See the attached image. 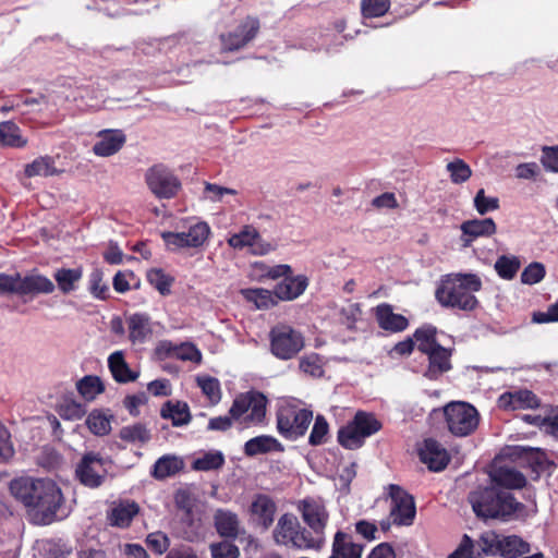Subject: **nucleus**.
Wrapping results in <instances>:
<instances>
[{
	"mask_svg": "<svg viewBox=\"0 0 558 558\" xmlns=\"http://www.w3.org/2000/svg\"><path fill=\"white\" fill-rule=\"evenodd\" d=\"M175 356L182 361H190L194 363H201L202 353L192 343H183L175 349Z\"/></svg>",
	"mask_w": 558,
	"mask_h": 558,
	"instance_id": "nucleus-61",
	"label": "nucleus"
},
{
	"mask_svg": "<svg viewBox=\"0 0 558 558\" xmlns=\"http://www.w3.org/2000/svg\"><path fill=\"white\" fill-rule=\"evenodd\" d=\"M225 463L223 454L220 451L207 452L193 462V469L198 471L217 470Z\"/></svg>",
	"mask_w": 558,
	"mask_h": 558,
	"instance_id": "nucleus-50",
	"label": "nucleus"
},
{
	"mask_svg": "<svg viewBox=\"0 0 558 558\" xmlns=\"http://www.w3.org/2000/svg\"><path fill=\"white\" fill-rule=\"evenodd\" d=\"M338 440L340 445L343 446L344 448L354 450L362 447V445L365 441V438L361 435V433L353 425V423L349 422L345 426L339 429Z\"/></svg>",
	"mask_w": 558,
	"mask_h": 558,
	"instance_id": "nucleus-41",
	"label": "nucleus"
},
{
	"mask_svg": "<svg viewBox=\"0 0 558 558\" xmlns=\"http://www.w3.org/2000/svg\"><path fill=\"white\" fill-rule=\"evenodd\" d=\"M541 162L547 171L558 173V145L544 146Z\"/></svg>",
	"mask_w": 558,
	"mask_h": 558,
	"instance_id": "nucleus-59",
	"label": "nucleus"
},
{
	"mask_svg": "<svg viewBox=\"0 0 558 558\" xmlns=\"http://www.w3.org/2000/svg\"><path fill=\"white\" fill-rule=\"evenodd\" d=\"M110 418L111 416L101 411H93L87 416L86 424L93 434L104 436L111 430Z\"/></svg>",
	"mask_w": 558,
	"mask_h": 558,
	"instance_id": "nucleus-45",
	"label": "nucleus"
},
{
	"mask_svg": "<svg viewBox=\"0 0 558 558\" xmlns=\"http://www.w3.org/2000/svg\"><path fill=\"white\" fill-rule=\"evenodd\" d=\"M304 347V338L298 330L287 325H279L270 331L271 353L280 360H290Z\"/></svg>",
	"mask_w": 558,
	"mask_h": 558,
	"instance_id": "nucleus-11",
	"label": "nucleus"
},
{
	"mask_svg": "<svg viewBox=\"0 0 558 558\" xmlns=\"http://www.w3.org/2000/svg\"><path fill=\"white\" fill-rule=\"evenodd\" d=\"M282 445L272 436L260 435L248 439L244 445V453L247 457H255L272 451H282Z\"/></svg>",
	"mask_w": 558,
	"mask_h": 558,
	"instance_id": "nucleus-30",
	"label": "nucleus"
},
{
	"mask_svg": "<svg viewBox=\"0 0 558 558\" xmlns=\"http://www.w3.org/2000/svg\"><path fill=\"white\" fill-rule=\"evenodd\" d=\"M205 193L207 198H209L213 202H218L222 199L223 195H235L236 191L214 183H206Z\"/></svg>",
	"mask_w": 558,
	"mask_h": 558,
	"instance_id": "nucleus-63",
	"label": "nucleus"
},
{
	"mask_svg": "<svg viewBox=\"0 0 558 558\" xmlns=\"http://www.w3.org/2000/svg\"><path fill=\"white\" fill-rule=\"evenodd\" d=\"M89 291L97 299H107L109 287L104 282V274L100 269H94L89 275Z\"/></svg>",
	"mask_w": 558,
	"mask_h": 558,
	"instance_id": "nucleus-53",
	"label": "nucleus"
},
{
	"mask_svg": "<svg viewBox=\"0 0 558 558\" xmlns=\"http://www.w3.org/2000/svg\"><path fill=\"white\" fill-rule=\"evenodd\" d=\"M499 407L507 410L535 408L538 405L537 397L530 390H519L500 396Z\"/></svg>",
	"mask_w": 558,
	"mask_h": 558,
	"instance_id": "nucleus-29",
	"label": "nucleus"
},
{
	"mask_svg": "<svg viewBox=\"0 0 558 558\" xmlns=\"http://www.w3.org/2000/svg\"><path fill=\"white\" fill-rule=\"evenodd\" d=\"M267 398L258 391L239 395L229 410L234 422L243 425H258L266 415Z\"/></svg>",
	"mask_w": 558,
	"mask_h": 558,
	"instance_id": "nucleus-8",
	"label": "nucleus"
},
{
	"mask_svg": "<svg viewBox=\"0 0 558 558\" xmlns=\"http://www.w3.org/2000/svg\"><path fill=\"white\" fill-rule=\"evenodd\" d=\"M209 548L213 558H238L240 555L238 546L226 541L213 543Z\"/></svg>",
	"mask_w": 558,
	"mask_h": 558,
	"instance_id": "nucleus-57",
	"label": "nucleus"
},
{
	"mask_svg": "<svg viewBox=\"0 0 558 558\" xmlns=\"http://www.w3.org/2000/svg\"><path fill=\"white\" fill-rule=\"evenodd\" d=\"M27 138L23 136L19 125L12 121L0 122V146L23 148Z\"/></svg>",
	"mask_w": 558,
	"mask_h": 558,
	"instance_id": "nucleus-34",
	"label": "nucleus"
},
{
	"mask_svg": "<svg viewBox=\"0 0 558 558\" xmlns=\"http://www.w3.org/2000/svg\"><path fill=\"white\" fill-rule=\"evenodd\" d=\"M296 509L307 526V532L322 549L326 544V527L329 522L325 501L322 498L306 497L298 502Z\"/></svg>",
	"mask_w": 558,
	"mask_h": 558,
	"instance_id": "nucleus-7",
	"label": "nucleus"
},
{
	"mask_svg": "<svg viewBox=\"0 0 558 558\" xmlns=\"http://www.w3.org/2000/svg\"><path fill=\"white\" fill-rule=\"evenodd\" d=\"M428 357V366L424 372V376L430 380L438 379L444 373L451 369L452 350L442 345H438L426 353Z\"/></svg>",
	"mask_w": 558,
	"mask_h": 558,
	"instance_id": "nucleus-23",
	"label": "nucleus"
},
{
	"mask_svg": "<svg viewBox=\"0 0 558 558\" xmlns=\"http://www.w3.org/2000/svg\"><path fill=\"white\" fill-rule=\"evenodd\" d=\"M312 420L313 412L300 401L283 400L277 412V428L284 438L295 440L306 433Z\"/></svg>",
	"mask_w": 558,
	"mask_h": 558,
	"instance_id": "nucleus-6",
	"label": "nucleus"
},
{
	"mask_svg": "<svg viewBox=\"0 0 558 558\" xmlns=\"http://www.w3.org/2000/svg\"><path fill=\"white\" fill-rule=\"evenodd\" d=\"M363 549L364 545L355 542L350 532L338 530L332 537L328 558H362Z\"/></svg>",
	"mask_w": 558,
	"mask_h": 558,
	"instance_id": "nucleus-19",
	"label": "nucleus"
},
{
	"mask_svg": "<svg viewBox=\"0 0 558 558\" xmlns=\"http://www.w3.org/2000/svg\"><path fill=\"white\" fill-rule=\"evenodd\" d=\"M545 267L543 264L534 262L524 268L521 274V282L524 284H535L545 277Z\"/></svg>",
	"mask_w": 558,
	"mask_h": 558,
	"instance_id": "nucleus-55",
	"label": "nucleus"
},
{
	"mask_svg": "<svg viewBox=\"0 0 558 558\" xmlns=\"http://www.w3.org/2000/svg\"><path fill=\"white\" fill-rule=\"evenodd\" d=\"M341 314L343 317V323L348 328L352 329L355 323L361 318L362 310L360 304L351 303L342 308Z\"/></svg>",
	"mask_w": 558,
	"mask_h": 558,
	"instance_id": "nucleus-62",
	"label": "nucleus"
},
{
	"mask_svg": "<svg viewBox=\"0 0 558 558\" xmlns=\"http://www.w3.org/2000/svg\"><path fill=\"white\" fill-rule=\"evenodd\" d=\"M108 367L112 377L118 383L134 381L138 377V373L133 372L124 360L122 351H116L108 357Z\"/></svg>",
	"mask_w": 558,
	"mask_h": 558,
	"instance_id": "nucleus-31",
	"label": "nucleus"
},
{
	"mask_svg": "<svg viewBox=\"0 0 558 558\" xmlns=\"http://www.w3.org/2000/svg\"><path fill=\"white\" fill-rule=\"evenodd\" d=\"M362 13L364 17H378L384 15L390 5L389 0H362Z\"/></svg>",
	"mask_w": 558,
	"mask_h": 558,
	"instance_id": "nucleus-54",
	"label": "nucleus"
},
{
	"mask_svg": "<svg viewBox=\"0 0 558 558\" xmlns=\"http://www.w3.org/2000/svg\"><path fill=\"white\" fill-rule=\"evenodd\" d=\"M376 320L378 326L390 332H400L407 329L409 320L401 314L393 313L392 306L383 303L375 310Z\"/></svg>",
	"mask_w": 558,
	"mask_h": 558,
	"instance_id": "nucleus-25",
	"label": "nucleus"
},
{
	"mask_svg": "<svg viewBox=\"0 0 558 558\" xmlns=\"http://www.w3.org/2000/svg\"><path fill=\"white\" fill-rule=\"evenodd\" d=\"M80 395L87 401L94 400L105 389L101 379L97 376H85L76 384Z\"/></svg>",
	"mask_w": 558,
	"mask_h": 558,
	"instance_id": "nucleus-43",
	"label": "nucleus"
},
{
	"mask_svg": "<svg viewBox=\"0 0 558 558\" xmlns=\"http://www.w3.org/2000/svg\"><path fill=\"white\" fill-rule=\"evenodd\" d=\"M501 534L495 531L483 532L474 543L464 535L460 546L448 558H483V555H499Z\"/></svg>",
	"mask_w": 558,
	"mask_h": 558,
	"instance_id": "nucleus-12",
	"label": "nucleus"
},
{
	"mask_svg": "<svg viewBox=\"0 0 558 558\" xmlns=\"http://www.w3.org/2000/svg\"><path fill=\"white\" fill-rule=\"evenodd\" d=\"M147 546L158 555L167 551L170 545L168 536L162 532L150 533L146 537Z\"/></svg>",
	"mask_w": 558,
	"mask_h": 558,
	"instance_id": "nucleus-60",
	"label": "nucleus"
},
{
	"mask_svg": "<svg viewBox=\"0 0 558 558\" xmlns=\"http://www.w3.org/2000/svg\"><path fill=\"white\" fill-rule=\"evenodd\" d=\"M59 414L65 420H80L84 416L85 409L73 400H64L59 407Z\"/></svg>",
	"mask_w": 558,
	"mask_h": 558,
	"instance_id": "nucleus-58",
	"label": "nucleus"
},
{
	"mask_svg": "<svg viewBox=\"0 0 558 558\" xmlns=\"http://www.w3.org/2000/svg\"><path fill=\"white\" fill-rule=\"evenodd\" d=\"M197 385L211 404H217L220 401L221 389L218 379L209 376L198 377Z\"/></svg>",
	"mask_w": 558,
	"mask_h": 558,
	"instance_id": "nucleus-49",
	"label": "nucleus"
},
{
	"mask_svg": "<svg viewBox=\"0 0 558 558\" xmlns=\"http://www.w3.org/2000/svg\"><path fill=\"white\" fill-rule=\"evenodd\" d=\"M473 203L476 211L481 216L495 211L499 208V199L497 197L486 196L484 189H480L476 192Z\"/></svg>",
	"mask_w": 558,
	"mask_h": 558,
	"instance_id": "nucleus-52",
	"label": "nucleus"
},
{
	"mask_svg": "<svg viewBox=\"0 0 558 558\" xmlns=\"http://www.w3.org/2000/svg\"><path fill=\"white\" fill-rule=\"evenodd\" d=\"M161 416L170 418L174 426L186 425L191 421L189 405L179 401L175 403L168 401L161 409Z\"/></svg>",
	"mask_w": 558,
	"mask_h": 558,
	"instance_id": "nucleus-38",
	"label": "nucleus"
},
{
	"mask_svg": "<svg viewBox=\"0 0 558 558\" xmlns=\"http://www.w3.org/2000/svg\"><path fill=\"white\" fill-rule=\"evenodd\" d=\"M182 468L183 461L180 458L166 454L155 462L151 475L157 480H165L177 474Z\"/></svg>",
	"mask_w": 558,
	"mask_h": 558,
	"instance_id": "nucleus-36",
	"label": "nucleus"
},
{
	"mask_svg": "<svg viewBox=\"0 0 558 558\" xmlns=\"http://www.w3.org/2000/svg\"><path fill=\"white\" fill-rule=\"evenodd\" d=\"M437 329L432 325H423L417 328L413 335L415 340L414 343L417 344V349L426 354L432 351L436 347L440 345L436 340Z\"/></svg>",
	"mask_w": 558,
	"mask_h": 558,
	"instance_id": "nucleus-39",
	"label": "nucleus"
},
{
	"mask_svg": "<svg viewBox=\"0 0 558 558\" xmlns=\"http://www.w3.org/2000/svg\"><path fill=\"white\" fill-rule=\"evenodd\" d=\"M258 29L259 23L256 19H245L234 32L221 36L223 49L229 51L241 49L256 36Z\"/></svg>",
	"mask_w": 558,
	"mask_h": 558,
	"instance_id": "nucleus-18",
	"label": "nucleus"
},
{
	"mask_svg": "<svg viewBox=\"0 0 558 558\" xmlns=\"http://www.w3.org/2000/svg\"><path fill=\"white\" fill-rule=\"evenodd\" d=\"M272 538L277 545L299 550H320L314 538L302 526L298 518L290 512L281 514L272 530Z\"/></svg>",
	"mask_w": 558,
	"mask_h": 558,
	"instance_id": "nucleus-5",
	"label": "nucleus"
},
{
	"mask_svg": "<svg viewBox=\"0 0 558 558\" xmlns=\"http://www.w3.org/2000/svg\"><path fill=\"white\" fill-rule=\"evenodd\" d=\"M308 280L303 275H288L282 281L276 284L274 293L277 299L292 301L299 298L306 290Z\"/></svg>",
	"mask_w": 558,
	"mask_h": 558,
	"instance_id": "nucleus-26",
	"label": "nucleus"
},
{
	"mask_svg": "<svg viewBox=\"0 0 558 558\" xmlns=\"http://www.w3.org/2000/svg\"><path fill=\"white\" fill-rule=\"evenodd\" d=\"M107 460L100 454L88 452L83 456L77 464L75 474L78 481L86 487L97 488L102 485L107 476Z\"/></svg>",
	"mask_w": 558,
	"mask_h": 558,
	"instance_id": "nucleus-16",
	"label": "nucleus"
},
{
	"mask_svg": "<svg viewBox=\"0 0 558 558\" xmlns=\"http://www.w3.org/2000/svg\"><path fill=\"white\" fill-rule=\"evenodd\" d=\"M98 141L93 146V153L99 157H109L118 153L126 137L121 130H102L97 134Z\"/></svg>",
	"mask_w": 558,
	"mask_h": 558,
	"instance_id": "nucleus-22",
	"label": "nucleus"
},
{
	"mask_svg": "<svg viewBox=\"0 0 558 558\" xmlns=\"http://www.w3.org/2000/svg\"><path fill=\"white\" fill-rule=\"evenodd\" d=\"M520 260L515 256L502 255L495 263V270L498 276L506 280H511L520 269Z\"/></svg>",
	"mask_w": 558,
	"mask_h": 558,
	"instance_id": "nucleus-46",
	"label": "nucleus"
},
{
	"mask_svg": "<svg viewBox=\"0 0 558 558\" xmlns=\"http://www.w3.org/2000/svg\"><path fill=\"white\" fill-rule=\"evenodd\" d=\"M129 339L132 343H144L150 337L153 330L150 318L146 314L135 313L128 317Z\"/></svg>",
	"mask_w": 558,
	"mask_h": 558,
	"instance_id": "nucleus-28",
	"label": "nucleus"
},
{
	"mask_svg": "<svg viewBox=\"0 0 558 558\" xmlns=\"http://www.w3.org/2000/svg\"><path fill=\"white\" fill-rule=\"evenodd\" d=\"M147 280L151 286H154L162 295H166L170 292V287L173 282V279L165 274L163 270L154 268L147 272Z\"/></svg>",
	"mask_w": 558,
	"mask_h": 558,
	"instance_id": "nucleus-51",
	"label": "nucleus"
},
{
	"mask_svg": "<svg viewBox=\"0 0 558 558\" xmlns=\"http://www.w3.org/2000/svg\"><path fill=\"white\" fill-rule=\"evenodd\" d=\"M119 435L122 440L133 444H145L149 441L151 437L149 429L142 423L122 427Z\"/></svg>",
	"mask_w": 558,
	"mask_h": 558,
	"instance_id": "nucleus-44",
	"label": "nucleus"
},
{
	"mask_svg": "<svg viewBox=\"0 0 558 558\" xmlns=\"http://www.w3.org/2000/svg\"><path fill=\"white\" fill-rule=\"evenodd\" d=\"M138 512L140 506L133 500L114 501L107 511V521L111 526L126 529Z\"/></svg>",
	"mask_w": 558,
	"mask_h": 558,
	"instance_id": "nucleus-20",
	"label": "nucleus"
},
{
	"mask_svg": "<svg viewBox=\"0 0 558 558\" xmlns=\"http://www.w3.org/2000/svg\"><path fill=\"white\" fill-rule=\"evenodd\" d=\"M299 367L304 374L312 377H322L324 374V364L317 353L306 354L301 357Z\"/></svg>",
	"mask_w": 558,
	"mask_h": 558,
	"instance_id": "nucleus-48",
	"label": "nucleus"
},
{
	"mask_svg": "<svg viewBox=\"0 0 558 558\" xmlns=\"http://www.w3.org/2000/svg\"><path fill=\"white\" fill-rule=\"evenodd\" d=\"M278 506L276 500L263 493L255 494L247 508L248 523L257 531H269L276 521Z\"/></svg>",
	"mask_w": 558,
	"mask_h": 558,
	"instance_id": "nucleus-13",
	"label": "nucleus"
},
{
	"mask_svg": "<svg viewBox=\"0 0 558 558\" xmlns=\"http://www.w3.org/2000/svg\"><path fill=\"white\" fill-rule=\"evenodd\" d=\"M214 524L217 533L225 538H236L240 521L238 514L226 509H218L214 514Z\"/></svg>",
	"mask_w": 558,
	"mask_h": 558,
	"instance_id": "nucleus-27",
	"label": "nucleus"
},
{
	"mask_svg": "<svg viewBox=\"0 0 558 558\" xmlns=\"http://www.w3.org/2000/svg\"><path fill=\"white\" fill-rule=\"evenodd\" d=\"M227 242L234 250L248 248L254 255H266L275 250V246L265 241L257 229L251 225L244 226L238 233L232 234Z\"/></svg>",
	"mask_w": 558,
	"mask_h": 558,
	"instance_id": "nucleus-17",
	"label": "nucleus"
},
{
	"mask_svg": "<svg viewBox=\"0 0 558 558\" xmlns=\"http://www.w3.org/2000/svg\"><path fill=\"white\" fill-rule=\"evenodd\" d=\"M481 289V278L475 274L448 275L441 279L435 296L445 307L472 311L478 303L474 293Z\"/></svg>",
	"mask_w": 558,
	"mask_h": 558,
	"instance_id": "nucleus-2",
	"label": "nucleus"
},
{
	"mask_svg": "<svg viewBox=\"0 0 558 558\" xmlns=\"http://www.w3.org/2000/svg\"><path fill=\"white\" fill-rule=\"evenodd\" d=\"M242 294L247 301L253 302L257 308H268L277 303L274 291L267 289H245L242 290Z\"/></svg>",
	"mask_w": 558,
	"mask_h": 558,
	"instance_id": "nucleus-42",
	"label": "nucleus"
},
{
	"mask_svg": "<svg viewBox=\"0 0 558 558\" xmlns=\"http://www.w3.org/2000/svg\"><path fill=\"white\" fill-rule=\"evenodd\" d=\"M533 322L537 324L558 322V301L548 306L546 312H538L533 315Z\"/></svg>",
	"mask_w": 558,
	"mask_h": 558,
	"instance_id": "nucleus-64",
	"label": "nucleus"
},
{
	"mask_svg": "<svg viewBox=\"0 0 558 558\" xmlns=\"http://www.w3.org/2000/svg\"><path fill=\"white\" fill-rule=\"evenodd\" d=\"M145 180L151 193L158 198H172L181 187L179 179L162 165L149 168Z\"/></svg>",
	"mask_w": 558,
	"mask_h": 558,
	"instance_id": "nucleus-15",
	"label": "nucleus"
},
{
	"mask_svg": "<svg viewBox=\"0 0 558 558\" xmlns=\"http://www.w3.org/2000/svg\"><path fill=\"white\" fill-rule=\"evenodd\" d=\"M461 241L468 247L477 238H488L496 233L497 227L492 218L470 219L461 223Z\"/></svg>",
	"mask_w": 558,
	"mask_h": 558,
	"instance_id": "nucleus-21",
	"label": "nucleus"
},
{
	"mask_svg": "<svg viewBox=\"0 0 558 558\" xmlns=\"http://www.w3.org/2000/svg\"><path fill=\"white\" fill-rule=\"evenodd\" d=\"M53 157L40 156L27 163L24 168V174L27 178L51 177L59 174Z\"/></svg>",
	"mask_w": 558,
	"mask_h": 558,
	"instance_id": "nucleus-35",
	"label": "nucleus"
},
{
	"mask_svg": "<svg viewBox=\"0 0 558 558\" xmlns=\"http://www.w3.org/2000/svg\"><path fill=\"white\" fill-rule=\"evenodd\" d=\"M11 494L25 507L40 515L44 524L59 517L58 512L63 498L54 482L44 478L20 477L10 484Z\"/></svg>",
	"mask_w": 558,
	"mask_h": 558,
	"instance_id": "nucleus-1",
	"label": "nucleus"
},
{
	"mask_svg": "<svg viewBox=\"0 0 558 558\" xmlns=\"http://www.w3.org/2000/svg\"><path fill=\"white\" fill-rule=\"evenodd\" d=\"M351 422L365 439L381 428L380 422L375 417L374 414L363 411L356 412L354 418Z\"/></svg>",
	"mask_w": 558,
	"mask_h": 558,
	"instance_id": "nucleus-40",
	"label": "nucleus"
},
{
	"mask_svg": "<svg viewBox=\"0 0 558 558\" xmlns=\"http://www.w3.org/2000/svg\"><path fill=\"white\" fill-rule=\"evenodd\" d=\"M56 286L48 277L32 271L25 276L19 272L8 275L0 272V294H15L19 296H35L38 294H50Z\"/></svg>",
	"mask_w": 558,
	"mask_h": 558,
	"instance_id": "nucleus-4",
	"label": "nucleus"
},
{
	"mask_svg": "<svg viewBox=\"0 0 558 558\" xmlns=\"http://www.w3.org/2000/svg\"><path fill=\"white\" fill-rule=\"evenodd\" d=\"M388 489L391 499L390 518L393 524L400 526L412 525L416 514L413 496L395 484H390Z\"/></svg>",
	"mask_w": 558,
	"mask_h": 558,
	"instance_id": "nucleus-14",
	"label": "nucleus"
},
{
	"mask_svg": "<svg viewBox=\"0 0 558 558\" xmlns=\"http://www.w3.org/2000/svg\"><path fill=\"white\" fill-rule=\"evenodd\" d=\"M420 458L433 471L444 470L449 462L447 450L430 438L424 440L423 447L420 449Z\"/></svg>",
	"mask_w": 558,
	"mask_h": 558,
	"instance_id": "nucleus-24",
	"label": "nucleus"
},
{
	"mask_svg": "<svg viewBox=\"0 0 558 558\" xmlns=\"http://www.w3.org/2000/svg\"><path fill=\"white\" fill-rule=\"evenodd\" d=\"M469 501L475 514L484 519H507L522 508L511 493L496 487L472 492Z\"/></svg>",
	"mask_w": 558,
	"mask_h": 558,
	"instance_id": "nucleus-3",
	"label": "nucleus"
},
{
	"mask_svg": "<svg viewBox=\"0 0 558 558\" xmlns=\"http://www.w3.org/2000/svg\"><path fill=\"white\" fill-rule=\"evenodd\" d=\"M211 231L207 222L197 221L186 231L161 233V238L169 251L178 252L187 248H199L209 239Z\"/></svg>",
	"mask_w": 558,
	"mask_h": 558,
	"instance_id": "nucleus-10",
	"label": "nucleus"
},
{
	"mask_svg": "<svg viewBox=\"0 0 558 558\" xmlns=\"http://www.w3.org/2000/svg\"><path fill=\"white\" fill-rule=\"evenodd\" d=\"M83 277V269L76 268H59L54 271L53 278L58 289L63 294H69L77 289L78 282Z\"/></svg>",
	"mask_w": 558,
	"mask_h": 558,
	"instance_id": "nucleus-33",
	"label": "nucleus"
},
{
	"mask_svg": "<svg viewBox=\"0 0 558 558\" xmlns=\"http://www.w3.org/2000/svg\"><path fill=\"white\" fill-rule=\"evenodd\" d=\"M444 413L448 429L454 436H468L478 426L480 414L477 410L468 402H450L445 407Z\"/></svg>",
	"mask_w": 558,
	"mask_h": 558,
	"instance_id": "nucleus-9",
	"label": "nucleus"
},
{
	"mask_svg": "<svg viewBox=\"0 0 558 558\" xmlns=\"http://www.w3.org/2000/svg\"><path fill=\"white\" fill-rule=\"evenodd\" d=\"M492 480L497 486L509 489L522 488L526 483V480L521 472L509 466H500L496 469L492 473Z\"/></svg>",
	"mask_w": 558,
	"mask_h": 558,
	"instance_id": "nucleus-32",
	"label": "nucleus"
},
{
	"mask_svg": "<svg viewBox=\"0 0 558 558\" xmlns=\"http://www.w3.org/2000/svg\"><path fill=\"white\" fill-rule=\"evenodd\" d=\"M530 551L529 543L517 535H501L499 555L505 558H517Z\"/></svg>",
	"mask_w": 558,
	"mask_h": 558,
	"instance_id": "nucleus-37",
	"label": "nucleus"
},
{
	"mask_svg": "<svg viewBox=\"0 0 558 558\" xmlns=\"http://www.w3.org/2000/svg\"><path fill=\"white\" fill-rule=\"evenodd\" d=\"M446 168L450 174L451 181L454 184L464 183L472 175V170H471L470 166L464 160L459 159V158L447 163Z\"/></svg>",
	"mask_w": 558,
	"mask_h": 558,
	"instance_id": "nucleus-47",
	"label": "nucleus"
},
{
	"mask_svg": "<svg viewBox=\"0 0 558 558\" xmlns=\"http://www.w3.org/2000/svg\"><path fill=\"white\" fill-rule=\"evenodd\" d=\"M328 423L324 416L317 415L312 432L310 434L308 441L313 446L322 445L326 441L328 435Z\"/></svg>",
	"mask_w": 558,
	"mask_h": 558,
	"instance_id": "nucleus-56",
	"label": "nucleus"
}]
</instances>
